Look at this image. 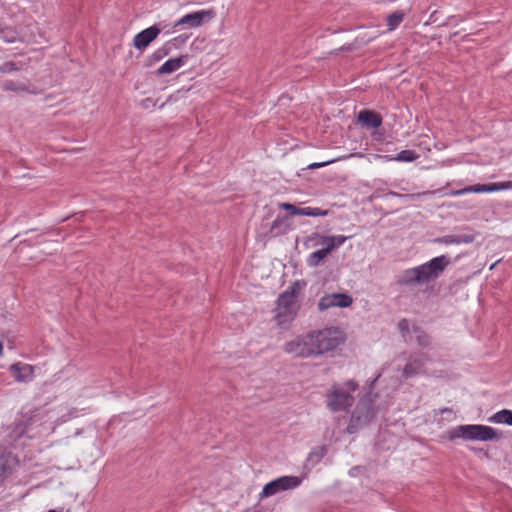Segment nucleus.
Wrapping results in <instances>:
<instances>
[{
  "label": "nucleus",
  "mask_w": 512,
  "mask_h": 512,
  "mask_svg": "<svg viewBox=\"0 0 512 512\" xmlns=\"http://www.w3.org/2000/svg\"><path fill=\"white\" fill-rule=\"evenodd\" d=\"M344 342L345 334L340 328L328 327L296 336L284 344L283 350L298 358H316L334 351Z\"/></svg>",
  "instance_id": "1"
},
{
  "label": "nucleus",
  "mask_w": 512,
  "mask_h": 512,
  "mask_svg": "<svg viewBox=\"0 0 512 512\" xmlns=\"http://www.w3.org/2000/svg\"><path fill=\"white\" fill-rule=\"evenodd\" d=\"M450 263V258L446 255L432 258L424 264L404 270L397 282L405 286L426 283L437 279Z\"/></svg>",
  "instance_id": "2"
},
{
  "label": "nucleus",
  "mask_w": 512,
  "mask_h": 512,
  "mask_svg": "<svg viewBox=\"0 0 512 512\" xmlns=\"http://www.w3.org/2000/svg\"><path fill=\"white\" fill-rule=\"evenodd\" d=\"M359 385L354 380H347L339 384L333 383L325 393L326 408L331 412L348 411L354 404L353 393Z\"/></svg>",
  "instance_id": "3"
},
{
  "label": "nucleus",
  "mask_w": 512,
  "mask_h": 512,
  "mask_svg": "<svg viewBox=\"0 0 512 512\" xmlns=\"http://www.w3.org/2000/svg\"><path fill=\"white\" fill-rule=\"evenodd\" d=\"M502 437L496 429L481 424L458 425L448 432L449 440L497 441Z\"/></svg>",
  "instance_id": "4"
},
{
  "label": "nucleus",
  "mask_w": 512,
  "mask_h": 512,
  "mask_svg": "<svg viewBox=\"0 0 512 512\" xmlns=\"http://www.w3.org/2000/svg\"><path fill=\"white\" fill-rule=\"evenodd\" d=\"M301 288L299 282L293 283L277 299L275 318L279 325L284 326L292 322L297 315L299 304L296 300V291Z\"/></svg>",
  "instance_id": "5"
},
{
  "label": "nucleus",
  "mask_w": 512,
  "mask_h": 512,
  "mask_svg": "<svg viewBox=\"0 0 512 512\" xmlns=\"http://www.w3.org/2000/svg\"><path fill=\"white\" fill-rule=\"evenodd\" d=\"M375 414L376 410L372 400L368 398L361 399L351 414L350 422L347 426L348 433L353 434L360 427L369 424Z\"/></svg>",
  "instance_id": "6"
},
{
  "label": "nucleus",
  "mask_w": 512,
  "mask_h": 512,
  "mask_svg": "<svg viewBox=\"0 0 512 512\" xmlns=\"http://www.w3.org/2000/svg\"><path fill=\"white\" fill-rule=\"evenodd\" d=\"M302 483V478L298 476L285 475L278 477L264 485L259 494L261 499L274 496L280 492L291 491L298 488Z\"/></svg>",
  "instance_id": "7"
},
{
  "label": "nucleus",
  "mask_w": 512,
  "mask_h": 512,
  "mask_svg": "<svg viewBox=\"0 0 512 512\" xmlns=\"http://www.w3.org/2000/svg\"><path fill=\"white\" fill-rule=\"evenodd\" d=\"M429 361L426 353L413 354L404 366L402 374L405 379H410L418 375L426 374L425 365Z\"/></svg>",
  "instance_id": "8"
},
{
  "label": "nucleus",
  "mask_w": 512,
  "mask_h": 512,
  "mask_svg": "<svg viewBox=\"0 0 512 512\" xmlns=\"http://www.w3.org/2000/svg\"><path fill=\"white\" fill-rule=\"evenodd\" d=\"M214 16L212 10H200L183 15L180 19L174 22L173 28L187 26L189 28L200 27L205 20L211 19Z\"/></svg>",
  "instance_id": "9"
},
{
  "label": "nucleus",
  "mask_w": 512,
  "mask_h": 512,
  "mask_svg": "<svg viewBox=\"0 0 512 512\" xmlns=\"http://www.w3.org/2000/svg\"><path fill=\"white\" fill-rule=\"evenodd\" d=\"M352 297L345 293H333L325 295L320 298L318 308L321 311L327 310L331 307L346 308L352 304Z\"/></svg>",
  "instance_id": "10"
},
{
  "label": "nucleus",
  "mask_w": 512,
  "mask_h": 512,
  "mask_svg": "<svg viewBox=\"0 0 512 512\" xmlns=\"http://www.w3.org/2000/svg\"><path fill=\"white\" fill-rule=\"evenodd\" d=\"M161 33V29L157 25H152L139 33L133 38V46L143 51L145 50Z\"/></svg>",
  "instance_id": "11"
},
{
  "label": "nucleus",
  "mask_w": 512,
  "mask_h": 512,
  "mask_svg": "<svg viewBox=\"0 0 512 512\" xmlns=\"http://www.w3.org/2000/svg\"><path fill=\"white\" fill-rule=\"evenodd\" d=\"M280 208L285 211H288L290 213V215H292V216L302 215V216L318 217V216H326L328 214V210H322L317 207L300 208L291 203H282V204H280Z\"/></svg>",
  "instance_id": "12"
},
{
  "label": "nucleus",
  "mask_w": 512,
  "mask_h": 512,
  "mask_svg": "<svg viewBox=\"0 0 512 512\" xmlns=\"http://www.w3.org/2000/svg\"><path fill=\"white\" fill-rule=\"evenodd\" d=\"M359 123L368 129H377L382 125V116L373 110H361L358 113Z\"/></svg>",
  "instance_id": "13"
},
{
  "label": "nucleus",
  "mask_w": 512,
  "mask_h": 512,
  "mask_svg": "<svg viewBox=\"0 0 512 512\" xmlns=\"http://www.w3.org/2000/svg\"><path fill=\"white\" fill-rule=\"evenodd\" d=\"M12 376L19 382H27L34 377V367L26 363H15L9 368Z\"/></svg>",
  "instance_id": "14"
},
{
  "label": "nucleus",
  "mask_w": 512,
  "mask_h": 512,
  "mask_svg": "<svg viewBox=\"0 0 512 512\" xmlns=\"http://www.w3.org/2000/svg\"><path fill=\"white\" fill-rule=\"evenodd\" d=\"M475 240V235L473 233H462V234H450L444 235L442 237H438L434 239L435 243L444 244V245H460V244H469Z\"/></svg>",
  "instance_id": "15"
},
{
  "label": "nucleus",
  "mask_w": 512,
  "mask_h": 512,
  "mask_svg": "<svg viewBox=\"0 0 512 512\" xmlns=\"http://www.w3.org/2000/svg\"><path fill=\"white\" fill-rule=\"evenodd\" d=\"M188 61V55H180L176 58H171L165 61L156 71L157 75L171 74L181 67H183Z\"/></svg>",
  "instance_id": "16"
},
{
  "label": "nucleus",
  "mask_w": 512,
  "mask_h": 512,
  "mask_svg": "<svg viewBox=\"0 0 512 512\" xmlns=\"http://www.w3.org/2000/svg\"><path fill=\"white\" fill-rule=\"evenodd\" d=\"M473 193H490L512 188V181L472 185Z\"/></svg>",
  "instance_id": "17"
},
{
  "label": "nucleus",
  "mask_w": 512,
  "mask_h": 512,
  "mask_svg": "<svg viewBox=\"0 0 512 512\" xmlns=\"http://www.w3.org/2000/svg\"><path fill=\"white\" fill-rule=\"evenodd\" d=\"M328 236L319 232H312L303 238V245L306 249L328 246Z\"/></svg>",
  "instance_id": "18"
},
{
  "label": "nucleus",
  "mask_w": 512,
  "mask_h": 512,
  "mask_svg": "<svg viewBox=\"0 0 512 512\" xmlns=\"http://www.w3.org/2000/svg\"><path fill=\"white\" fill-rule=\"evenodd\" d=\"M290 219L286 216H277L270 227V234L273 237L286 234L290 230Z\"/></svg>",
  "instance_id": "19"
},
{
  "label": "nucleus",
  "mask_w": 512,
  "mask_h": 512,
  "mask_svg": "<svg viewBox=\"0 0 512 512\" xmlns=\"http://www.w3.org/2000/svg\"><path fill=\"white\" fill-rule=\"evenodd\" d=\"M332 252L329 246L322 247L310 253L306 259V264L311 268L320 266L324 259Z\"/></svg>",
  "instance_id": "20"
},
{
  "label": "nucleus",
  "mask_w": 512,
  "mask_h": 512,
  "mask_svg": "<svg viewBox=\"0 0 512 512\" xmlns=\"http://www.w3.org/2000/svg\"><path fill=\"white\" fill-rule=\"evenodd\" d=\"M15 462V458L11 453H4L0 455V478L5 479L12 474V467Z\"/></svg>",
  "instance_id": "21"
},
{
  "label": "nucleus",
  "mask_w": 512,
  "mask_h": 512,
  "mask_svg": "<svg viewBox=\"0 0 512 512\" xmlns=\"http://www.w3.org/2000/svg\"><path fill=\"white\" fill-rule=\"evenodd\" d=\"M488 420L491 423L506 424L512 426V410L502 409L489 417Z\"/></svg>",
  "instance_id": "22"
},
{
  "label": "nucleus",
  "mask_w": 512,
  "mask_h": 512,
  "mask_svg": "<svg viewBox=\"0 0 512 512\" xmlns=\"http://www.w3.org/2000/svg\"><path fill=\"white\" fill-rule=\"evenodd\" d=\"M387 161H397V162H413L418 158V154L413 150H402L396 154V156H383Z\"/></svg>",
  "instance_id": "23"
},
{
  "label": "nucleus",
  "mask_w": 512,
  "mask_h": 512,
  "mask_svg": "<svg viewBox=\"0 0 512 512\" xmlns=\"http://www.w3.org/2000/svg\"><path fill=\"white\" fill-rule=\"evenodd\" d=\"M2 88L5 91H13V92H27L28 88L25 83L13 81V80H6L2 84Z\"/></svg>",
  "instance_id": "24"
},
{
  "label": "nucleus",
  "mask_w": 512,
  "mask_h": 512,
  "mask_svg": "<svg viewBox=\"0 0 512 512\" xmlns=\"http://www.w3.org/2000/svg\"><path fill=\"white\" fill-rule=\"evenodd\" d=\"M412 332L415 334L416 342L421 347L430 345V337L418 326L412 327Z\"/></svg>",
  "instance_id": "25"
},
{
  "label": "nucleus",
  "mask_w": 512,
  "mask_h": 512,
  "mask_svg": "<svg viewBox=\"0 0 512 512\" xmlns=\"http://www.w3.org/2000/svg\"><path fill=\"white\" fill-rule=\"evenodd\" d=\"M328 238V246L329 248L334 251L336 250L337 248H339L340 246H342L346 240L349 238L348 236H344V235H327Z\"/></svg>",
  "instance_id": "26"
},
{
  "label": "nucleus",
  "mask_w": 512,
  "mask_h": 512,
  "mask_svg": "<svg viewBox=\"0 0 512 512\" xmlns=\"http://www.w3.org/2000/svg\"><path fill=\"white\" fill-rule=\"evenodd\" d=\"M325 456V449L323 447H317L313 449L308 457L307 462L311 464L312 466L316 465L320 462V460Z\"/></svg>",
  "instance_id": "27"
},
{
  "label": "nucleus",
  "mask_w": 512,
  "mask_h": 512,
  "mask_svg": "<svg viewBox=\"0 0 512 512\" xmlns=\"http://www.w3.org/2000/svg\"><path fill=\"white\" fill-rule=\"evenodd\" d=\"M404 14L402 12H395L390 14L387 17V26L389 27V30L396 29L400 23L403 21Z\"/></svg>",
  "instance_id": "28"
},
{
  "label": "nucleus",
  "mask_w": 512,
  "mask_h": 512,
  "mask_svg": "<svg viewBox=\"0 0 512 512\" xmlns=\"http://www.w3.org/2000/svg\"><path fill=\"white\" fill-rule=\"evenodd\" d=\"M171 51L172 50L169 47V45L167 43H164L161 47H159L153 52L151 57L153 58L154 61L158 62L167 55H169Z\"/></svg>",
  "instance_id": "29"
},
{
  "label": "nucleus",
  "mask_w": 512,
  "mask_h": 512,
  "mask_svg": "<svg viewBox=\"0 0 512 512\" xmlns=\"http://www.w3.org/2000/svg\"><path fill=\"white\" fill-rule=\"evenodd\" d=\"M0 38L7 43H14L17 40V35L12 29L0 28Z\"/></svg>",
  "instance_id": "30"
},
{
  "label": "nucleus",
  "mask_w": 512,
  "mask_h": 512,
  "mask_svg": "<svg viewBox=\"0 0 512 512\" xmlns=\"http://www.w3.org/2000/svg\"><path fill=\"white\" fill-rule=\"evenodd\" d=\"M187 39H188V36L182 34L177 37H174L173 39L167 41L166 43L169 45V47L172 50L173 48H179L182 45H184L185 42L187 41Z\"/></svg>",
  "instance_id": "31"
},
{
  "label": "nucleus",
  "mask_w": 512,
  "mask_h": 512,
  "mask_svg": "<svg viewBox=\"0 0 512 512\" xmlns=\"http://www.w3.org/2000/svg\"><path fill=\"white\" fill-rule=\"evenodd\" d=\"M398 330L401 333L402 337L405 339V341H407L410 333L409 322L407 319H402L398 322Z\"/></svg>",
  "instance_id": "32"
},
{
  "label": "nucleus",
  "mask_w": 512,
  "mask_h": 512,
  "mask_svg": "<svg viewBox=\"0 0 512 512\" xmlns=\"http://www.w3.org/2000/svg\"><path fill=\"white\" fill-rule=\"evenodd\" d=\"M17 70H18V67L16 66V64L14 62H11V61L4 62L0 66L1 73H12Z\"/></svg>",
  "instance_id": "33"
},
{
  "label": "nucleus",
  "mask_w": 512,
  "mask_h": 512,
  "mask_svg": "<svg viewBox=\"0 0 512 512\" xmlns=\"http://www.w3.org/2000/svg\"><path fill=\"white\" fill-rule=\"evenodd\" d=\"M27 430V425L25 422H19L15 425L13 433L15 434L16 438L22 437Z\"/></svg>",
  "instance_id": "34"
},
{
  "label": "nucleus",
  "mask_w": 512,
  "mask_h": 512,
  "mask_svg": "<svg viewBox=\"0 0 512 512\" xmlns=\"http://www.w3.org/2000/svg\"><path fill=\"white\" fill-rule=\"evenodd\" d=\"M469 193H473L472 185L466 186V187H464L462 189L453 190V191L450 192V195L451 196H462V195H466V194H469Z\"/></svg>",
  "instance_id": "35"
},
{
  "label": "nucleus",
  "mask_w": 512,
  "mask_h": 512,
  "mask_svg": "<svg viewBox=\"0 0 512 512\" xmlns=\"http://www.w3.org/2000/svg\"><path fill=\"white\" fill-rule=\"evenodd\" d=\"M142 106L144 108H150L152 106H155V103L152 98H146V99L142 100Z\"/></svg>",
  "instance_id": "36"
},
{
  "label": "nucleus",
  "mask_w": 512,
  "mask_h": 512,
  "mask_svg": "<svg viewBox=\"0 0 512 512\" xmlns=\"http://www.w3.org/2000/svg\"><path fill=\"white\" fill-rule=\"evenodd\" d=\"M328 162H321V163H312L308 166L310 169L320 168L327 164Z\"/></svg>",
  "instance_id": "37"
},
{
  "label": "nucleus",
  "mask_w": 512,
  "mask_h": 512,
  "mask_svg": "<svg viewBox=\"0 0 512 512\" xmlns=\"http://www.w3.org/2000/svg\"><path fill=\"white\" fill-rule=\"evenodd\" d=\"M380 377H381V373L377 374L376 377L370 381V383H369L370 389L374 388L375 383L379 380Z\"/></svg>",
  "instance_id": "38"
},
{
  "label": "nucleus",
  "mask_w": 512,
  "mask_h": 512,
  "mask_svg": "<svg viewBox=\"0 0 512 512\" xmlns=\"http://www.w3.org/2000/svg\"><path fill=\"white\" fill-rule=\"evenodd\" d=\"M7 346L9 349H13L14 348V341L12 339H7Z\"/></svg>",
  "instance_id": "39"
},
{
  "label": "nucleus",
  "mask_w": 512,
  "mask_h": 512,
  "mask_svg": "<svg viewBox=\"0 0 512 512\" xmlns=\"http://www.w3.org/2000/svg\"><path fill=\"white\" fill-rule=\"evenodd\" d=\"M4 342L0 339V357L3 356Z\"/></svg>",
  "instance_id": "40"
},
{
  "label": "nucleus",
  "mask_w": 512,
  "mask_h": 512,
  "mask_svg": "<svg viewBox=\"0 0 512 512\" xmlns=\"http://www.w3.org/2000/svg\"><path fill=\"white\" fill-rule=\"evenodd\" d=\"M388 195H391V196H398V194H397V193H395V192H389V193H388Z\"/></svg>",
  "instance_id": "41"
},
{
  "label": "nucleus",
  "mask_w": 512,
  "mask_h": 512,
  "mask_svg": "<svg viewBox=\"0 0 512 512\" xmlns=\"http://www.w3.org/2000/svg\"><path fill=\"white\" fill-rule=\"evenodd\" d=\"M47 512H57V511H56V510H54V509H51V510H49V511H47Z\"/></svg>",
  "instance_id": "42"
}]
</instances>
